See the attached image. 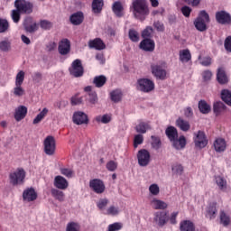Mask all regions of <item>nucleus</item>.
Returning a JSON list of instances; mask_svg holds the SVG:
<instances>
[{"mask_svg":"<svg viewBox=\"0 0 231 231\" xmlns=\"http://www.w3.org/2000/svg\"><path fill=\"white\" fill-rule=\"evenodd\" d=\"M112 119L113 118L111 117L110 114L96 116V122H97V124H109Z\"/></svg>","mask_w":231,"mask_h":231,"instance_id":"42","label":"nucleus"},{"mask_svg":"<svg viewBox=\"0 0 231 231\" xmlns=\"http://www.w3.org/2000/svg\"><path fill=\"white\" fill-rule=\"evenodd\" d=\"M23 201H26L27 203L35 201V199H37V191H35V189L27 188L25 190H23Z\"/></svg>","mask_w":231,"mask_h":231,"instance_id":"16","label":"nucleus"},{"mask_svg":"<svg viewBox=\"0 0 231 231\" xmlns=\"http://www.w3.org/2000/svg\"><path fill=\"white\" fill-rule=\"evenodd\" d=\"M151 140L152 149H154V151L160 150V148L162 147V139H160L159 136L152 135Z\"/></svg>","mask_w":231,"mask_h":231,"instance_id":"40","label":"nucleus"},{"mask_svg":"<svg viewBox=\"0 0 231 231\" xmlns=\"http://www.w3.org/2000/svg\"><path fill=\"white\" fill-rule=\"evenodd\" d=\"M179 59L180 62H189L192 60V54H190V51L189 49H184L180 51L179 52Z\"/></svg>","mask_w":231,"mask_h":231,"instance_id":"26","label":"nucleus"},{"mask_svg":"<svg viewBox=\"0 0 231 231\" xmlns=\"http://www.w3.org/2000/svg\"><path fill=\"white\" fill-rule=\"evenodd\" d=\"M24 82V71L20 70L15 78V86H23Z\"/></svg>","mask_w":231,"mask_h":231,"instance_id":"55","label":"nucleus"},{"mask_svg":"<svg viewBox=\"0 0 231 231\" xmlns=\"http://www.w3.org/2000/svg\"><path fill=\"white\" fill-rule=\"evenodd\" d=\"M51 196L53 197L54 199H57L58 201H64L66 196L64 195V192L57 189H52L51 191Z\"/></svg>","mask_w":231,"mask_h":231,"instance_id":"37","label":"nucleus"},{"mask_svg":"<svg viewBox=\"0 0 231 231\" xmlns=\"http://www.w3.org/2000/svg\"><path fill=\"white\" fill-rule=\"evenodd\" d=\"M136 88L142 93H151V91H154V81L149 79H139Z\"/></svg>","mask_w":231,"mask_h":231,"instance_id":"6","label":"nucleus"},{"mask_svg":"<svg viewBox=\"0 0 231 231\" xmlns=\"http://www.w3.org/2000/svg\"><path fill=\"white\" fill-rule=\"evenodd\" d=\"M167 221H169V215L165 211H157L154 213L153 223L157 225V226L163 227L167 225Z\"/></svg>","mask_w":231,"mask_h":231,"instance_id":"12","label":"nucleus"},{"mask_svg":"<svg viewBox=\"0 0 231 231\" xmlns=\"http://www.w3.org/2000/svg\"><path fill=\"white\" fill-rule=\"evenodd\" d=\"M224 47L226 51H229L231 53V36L226 38Z\"/></svg>","mask_w":231,"mask_h":231,"instance_id":"64","label":"nucleus"},{"mask_svg":"<svg viewBox=\"0 0 231 231\" xmlns=\"http://www.w3.org/2000/svg\"><path fill=\"white\" fill-rule=\"evenodd\" d=\"M14 6L20 12V14H32L33 13V4L26 0H15Z\"/></svg>","mask_w":231,"mask_h":231,"instance_id":"7","label":"nucleus"},{"mask_svg":"<svg viewBox=\"0 0 231 231\" xmlns=\"http://www.w3.org/2000/svg\"><path fill=\"white\" fill-rule=\"evenodd\" d=\"M213 109H214V113H216V115H219V113H221V111H225V109H226V106H225V103H223L221 101H217V102L214 103Z\"/></svg>","mask_w":231,"mask_h":231,"instance_id":"48","label":"nucleus"},{"mask_svg":"<svg viewBox=\"0 0 231 231\" xmlns=\"http://www.w3.org/2000/svg\"><path fill=\"white\" fill-rule=\"evenodd\" d=\"M26 23H32V17L25 18L23 26H24L26 32H28L29 33H33L34 32H37L39 27L37 26L36 23H33L32 24H28Z\"/></svg>","mask_w":231,"mask_h":231,"instance_id":"28","label":"nucleus"},{"mask_svg":"<svg viewBox=\"0 0 231 231\" xmlns=\"http://www.w3.org/2000/svg\"><path fill=\"white\" fill-rule=\"evenodd\" d=\"M131 10L135 19H139V21H145L149 15V5L145 0H132Z\"/></svg>","mask_w":231,"mask_h":231,"instance_id":"1","label":"nucleus"},{"mask_svg":"<svg viewBox=\"0 0 231 231\" xmlns=\"http://www.w3.org/2000/svg\"><path fill=\"white\" fill-rule=\"evenodd\" d=\"M208 23H210V15H208L207 11L202 10L199 13L193 24L198 32H207V24H208Z\"/></svg>","mask_w":231,"mask_h":231,"instance_id":"2","label":"nucleus"},{"mask_svg":"<svg viewBox=\"0 0 231 231\" xmlns=\"http://www.w3.org/2000/svg\"><path fill=\"white\" fill-rule=\"evenodd\" d=\"M180 231H196V227L194 226V223L190 220H183L180 224Z\"/></svg>","mask_w":231,"mask_h":231,"instance_id":"32","label":"nucleus"},{"mask_svg":"<svg viewBox=\"0 0 231 231\" xmlns=\"http://www.w3.org/2000/svg\"><path fill=\"white\" fill-rule=\"evenodd\" d=\"M151 205L152 207L155 209V210H165V208H167V207H169V205L167 204V202L163 201V200H160L157 199H153L151 201Z\"/></svg>","mask_w":231,"mask_h":231,"instance_id":"25","label":"nucleus"},{"mask_svg":"<svg viewBox=\"0 0 231 231\" xmlns=\"http://www.w3.org/2000/svg\"><path fill=\"white\" fill-rule=\"evenodd\" d=\"M176 125L180 127V131H184V133H187L190 129V123L181 117L176 120Z\"/></svg>","mask_w":231,"mask_h":231,"instance_id":"27","label":"nucleus"},{"mask_svg":"<svg viewBox=\"0 0 231 231\" xmlns=\"http://www.w3.org/2000/svg\"><path fill=\"white\" fill-rule=\"evenodd\" d=\"M80 229V226L78 223L70 222L67 225L66 231H79Z\"/></svg>","mask_w":231,"mask_h":231,"instance_id":"61","label":"nucleus"},{"mask_svg":"<svg viewBox=\"0 0 231 231\" xmlns=\"http://www.w3.org/2000/svg\"><path fill=\"white\" fill-rule=\"evenodd\" d=\"M172 146L177 151H181V149H185L187 145V139L185 138V135H180L179 138H175L173 141H171Z\"/></svg>","mask_w":231,"mask_h":231,"instance_id":"21","label":"nucleus"},{"mask_svg":"<svg viewBox=\"0 0 231 231\" xmlns=\"http://www.w3.org/2000/svg\"><path fill=\"white\" fill-rule=\"evenodd\" d=\"M112 10L116 17L124 16V5H122L121 2H115L112 5Z\"/></svg>","mask_w":231,"mask_h":231,"instance_id":"30","label":"nucleus"},{"mask_svg":"<svg viewBox=\"0 0 231 231\" xmlns=\"http://www.w3.org/2000/svg\"><path fill=\"white\" fill-rule=\"evenodd\" d=\"M194 143L196 149H205L206 145H208V140L207 139V135H205V132L199 131L198 134H194Z\"/></svg>","mask_w":231,"mask_h":231,"instance_id":"10","label":"nucleus"},{"mask_svg":"<svg viewBox=\"0 0 231 231\" xmlns=\"http://www.w3.org/2000/svg\"><path fill=\"white\" fill-rule=\"evenodd\" d=\"M105 214L106 216H118L120 214V208L112 205L107 208Z\"/></svg>","mask_w":231,"mask_h":231,"instance_id":"49","label":"nucleus"},{"mask_svg":"<svg viewBox=\"0 0 231 231\" xmlns=\"http://www.w3.org/2000/svg\"><path fill=\"white\" fill-rule=\"evenodd\" d=\"M69 21L74 26H79L84 23V13L78 11L69 16Z\"/></svg>","mask_w":231,"mask_h":231,"instance_id":"17","label":"nucleus"},{"mask_svg":"<svg viewBox=\"0 0 231 231\" xmlns=\"http://www.w3.org/2000/svg\"><path fill=\"white\" fill-rule=\"evenodd\" d=\"M88 102L93 105L98 104V96L96 91L88 93Z\"/></svg>","mask_w":231,"mask_h":231,"instance_id":"59","label":"nucleus"},{"mask_svg":"<svg viewBox=\"0 0 231 231\" xmlns=\"http://www.w3.org/2000/svg\"><path fill=\"white\" fill-rule=\"evenodd\" d=\"M217 80L218 84H228V76H226V72H225L223 67L217 69Z\"/></svg>","mask_w":231,"mask_h":231,"instance_id":"23","label":"nucleus"},{"mask_svg":"<svg viewBox=\"0 0 231 231\" xmlns=\"http://www.w3.org/2000/svg\"><path fill=\"white\" fill-rule=\"evenodd\" d=\"M107 82V78L104 75L96 76L93 79V84L96 88H104Z\"/></svg>","mask_w":231,"mask_h":231,"instance_id":"33","label":"nucleus"},{"mask_svg":"<svg viewBox=\"0 0 231 231\" xmlns=\"http://www.w3.org/2000/svg\"><path fill=\"white\" fill-rule=\"evenodd\" d=\"M143 143V135L142 134H135L134 137V147L136 149L138 145H142Z\"/></svg>","mask_w":231,"mask_h":231,"instance_id":"56","label":"nucleus"},{"mask_svg":"<svg viewBox=\"0 0 231 231\" xmlns=\"http://www.w3.org/2000/svg\"><path fill=\"white\" fill-rule=\"evenodd\" d=\"M104 8V0H93L92 1V12L94 14H100Z\"/></svg>","mask_w":231,"mask_h":231,"instance_id":"35","label":"nucleus"},{"mask_svg":"<svg viewBox=\"0 0 231 231\" xmlns=\"http://www.w3.org/2000/svg\"><path fill=\"white\" fill-rule=\"evenodd\" d=\"M165 134L170 142H172L175 138H178V129L174 126H168L165 130Z\"/></svg>","mask_w":231,"mask_h":231,"instance_id":"31","label":"nucleus"},{"mask_svg":"<svg viewBox=\"0 0 231 231\" xmlns=\"http://www.w3.org/2000/svg\"><path fill=\"white\" fill-rule=\"evenodd\" d=\"M21 12L18 8L12 10L11 12V19L12 21L17 24L19 21H21Z\"/></svg>","mask_w":231,"mask_h":231,"instance_id":"50","label":"nucleus"},{"mask_svg":"<svg viewBox=\"0 0 231 231\" xmlns=\"http://www.w3.org/2000/svg\"><path fill=\"white\" fill-rule=\"evenodd\" d=\"M122 223L120 222H116L114 224H110L108 226L107 231H118V230H122Z\"/></svg>","mask_w":231,"mask_h":231,"instance_id":"60","label":"nucleus"},{"mask_svg":"<svg viewBox=\"0 0 231 231\" xmlns=\"http://www.w3.org/2000/svg\"><path fill=\"white\" fill-rule=\"evenodd\" d=\"M221 99L225 104L231 106V90L223 89L221 91Z\"/></svg>","mask_w":231,"mask_h":231,"instance_id":"39","label":"nucleus"},{"mask_svg":"<svg viewBox=\"0 0 231 231\" xmlns=\"http://www.w3.org/2000/svg\"><path fill=\"white\" fill-rule=\"evenodd\" d=\"M199 109L200 113H202L203 115H208V113H210L211 107H210V105L207 103V101L200 100L199 102Z\"/></svg>","mask_w":231,"mask_h":231,"instance_id":"36","label":"nucleus"},{"mask_svg":"<svg viewBox=\"0 0 231 231\" xmlns=\"http://www.w3.org/2000/svg\"><path fill=\"white\" fill-rule=\"evenodd\" d=\"M137 162L140 167H147L151 163V152L145 149H141L137 152Z\"/></svg>","mask_w":231,"mask_h":231,"instance_id":"9","label":"nucleus"},{"mask_svg":"<svg viewBox=\"0 0 231 231\" xmlns=\"http://www.w3.org/2000/svg\"><path fill=\"white\" fill-rule=\"evenodd\" d=\"M24 95V88L21 86H15L14 88V97H23Z\"/></svg>","mask_w":231,"mask_h":231,"instance_id":"63","label":"nucleus"},{"mask_svg":"<svg viewBox=\"0 0 231 231\" xmlns=\"http://www.w3.org/2000/svg\"><path fill=\"white\" fill-rule=\"evenodd\" d=\"M9 178L12 185H23L26 178V171L23 168H18L10 173Z\"/></svg>","mask_w":231,"mask_h":231,"instance_id":"5","label":"nucleus"},{"mask_svg":"<svg viewBox=\"0 0 231 231\" xmlns=\"http://www.w3.org/2000/svg\"><path fill=\"white\" fill-rule=\"evenodd\" d=\"M72 122L76 124V125H83L84 124H88L89 119L88 118V115L82 111H78L73 114Z\"/></svg>","mask_w":231,"mask_h":231,"instance_id":"14","label":"nucleus"},{"mask_svg":"<svg viewBox=\"0 0 231 231\" xmlns=\"http://www.w3.org/2000/svg\"><path fill=\"white\" fill-rule=\"evenodd\" d=\"M215 151L223 152L226 149V142L223 138H218L214 143Z\"/></svg>","mask_w":231,"mask_h":231,"instance_id":"29","label":"nucleus"},{"mask_svg":"<svg viewBox=\"0 0 231 231\" xmlns=\"http://www.w3.org/2000/svg\"><path fill=\"white\" fill-rule=\"evenodd\" d=\"M199 61L201 66L205 68H208V66H212V58L210 56L201 57L199 56Z\"/></svg>","mask_w":231,"mask_h":231,"instance_id":"47","label":"nucleus"},{"mask_svg":"<svg viewBox=\"0 0 231 231\" xmlns=\"http://www.w3.org/2000/svg\"><path fill=\"white\" fill-rule=\"evenodd\" d=\"M220 225L223 226H228L230 225V216H228L226 213H225L224 210L220 211Z\"/></svg>","mask_w":231,"mask_h":231,"instance_id":"41","label":"nucleus"},{"mask_svg":"<svg viewBox=\"0 0 231 231\" xmlns=\"http://www.w3.org/2000/svg\"><path fill=\"white\" fill-rule=\"evenodd\" d=\"M60 55H68L71 51V42L68 39H62L58 47Z\"/></svg>","mask_w":231,"mask_h":231,"instance_id":"15","label":"nucleus"},{"mask_svg":"<svg viewBox=\"0 0 231 231\" xmlns=\"http://www.w3.org/2000/svg\"><path fill=\"white\" fill-rule=\"evenodd\" d=\"M134 129L139 134H145L147 131H151V125L145 121H139Z\"/></svg>","mask_w":231,"mask_h":231,"instance_id":"22","label":"nucleus"},{"mask_svg":"<svg viewBox=\"0 0 231 231\" xmlns=\"http://www.w3.org/2000/svg\"><path fill=\"white\" fill-rule=\"evenodd\" d=\"M128 35H129V39L133 42H138L140 41V34H138V32H136L134 29H130Z\"/></svg>","mask_w":231,"mask_h":231,"instance_id":"52","label":"nucleus"},{"mask_svg":"<svg viewBox=\"0 0 231 231\" xmlns=\"http://www.w3.org/2000/svg\"><path fill=\"white\" fill-rule=\"evenodd\" d=\"M89 48L94 50H105L106 44L100 38H96L88 42Z\"/></svg>","mask_w":231,"mask_h":231,"instance_id":"24","label":"nucleus"},{"mask_svg":"<svg viewBox=\"0 0 231 231\" xmlns=\"http://www.w3.org/2000/svg\"><path fill=\"white\" fill-rule=\"evenodd\" d=\"M149 192L152 196H158V194H160V186H158V184H151L149 187Z\"/></svg>","mask_w":231,"mask_h":231,"instance_id":"58","label":"nucleus"},{"mask_svg":"<svg viewBox=\"0 0 231 231\" xmlns=\"http://www.w3.org/2000/svg\"><path fill=\"white\" fill-rule=\"evenodd\" d=\"M89 187L96 194H104L106 192V184L100 179H93L89 180Z\"/></svg>","mask_w":231,"mask_h":231,"instance_id":"11","label":"nucleus"},{"mask_svg":"<svg viewBox=\"0 0 231 231\" xmlns=\"http://www.w3.org/2000/svg\"><path fill=\"white\" fill-rule=\"evenodd\" d=\"M165 61H159L151 65L152 75L157 79V80H165L167 79V70L165 69Z\"/></svg>","mask_w":231,"mask_h":231,"instance_id":"3","label":"nucleus"},{"mask_svg":"<svg viewBox=\"0 0 231 231\" xmlns=\"http://www.w3.org/2000/svg\"><path fill=\"white\" fill-rule=\"evenodd\" d=\"M202 80L203 82H210V80H212V71L210 69H206L202 72Z\"/></svg>","mask_w":231,"mask_h":231,"instance_id":"54","label":"nucleus"},{"mask_svg":"<svg viewBox=\"0 0 231 231\" xmlns=\"http://www.w3.org/2000/svg\"><path fill=\"white\" fill-rule=\"evenodd\" d=\"M215 181H216V184L217 185L219 190H221L222 192H226V188H227L226 180H225V178H223L221 176H217V177H215Z\"/></svg>","mask_w":231,"mask_h":231,"instance_id":"34","label":"nucleus"},{"mask_svg":"<svg viewBox=\"0 0 231 231\" xmlns=\"http://www.w3.org/2000/svg\"><path fill=\"white\" fill-rule=\"evenodd\" d=\"M217 216V208H216V204H212L208 208L206 217H208L209 219H216Z\"/></svg>","mask_w":231,"mask_h":231,"instance_id":"38","label":"nucleus"},{"mask_svg":"<svg viewBox=\"0 0 231 231\" xmlns=\"http://www.w3.org/2000/svg\"><path fill=\"white\" fill-rule=\"evenodd\" d=\"M26 115H28V107L25 106H20L14 110V119L16 122H21V120L26 118Z\"/></svg>","mask_w":231,"mask_h":231,"instance_id":"19","label":"nucleus"},{"mask_svg":"<svg viewBox=\"0 0 231 231\" xmlns=\"http://www.w3.org/2000/svg\"><path fill=\"white\" fill-rule=\"evenodd\" d=\"M152 32L154 30L151 26H147L142 32V38L143 39H149L152 35Z\"/></svg>","mask_w":231,"mask_h":231,"instance_id":"57","label":"nucleus"},{"mask_svg":"<svg viewBox=\"0 0 231 231\" xmlns=\"http://www.w3.org/2000/svg\"><path fill=\"white\" fill-rule=\"evenodd\" d=\"M215 18L218 24H231V15L226 11H217L215 14Z\"/></svg>","mask_w":231,"mask_h":231,"instance_id":"13","label":"nucleus"},{"mask_svg":"<svg viewBox=\"0 0 231 231\" xmlns=\"http://www.w3.org/2000/svg\"><path fill=\"white\" fill-rule=\"evenodd\" d=\"M171 171L175 176H181L183 174V165L178 162L174 163L171 166Z\"/></svg>","mask_w":231,"mask_h":231,"instance_id":"45","label":"nucleus"},{"mask_svg":"<svg viewBox=\"0 0 231 231\" xmlns=\"http://www.w3.org/2000/svg\"><path fill=\"white\" fill-rule=\"evenodd\" d=\"M43 147L47 156H53L56 149L55 137L48 135L43 141Z\"/></svg>","mask_w":231,"mask_h":231,"instance_id":"8","label":"nucleus"},{"mask_svg":"<svg viewBox=\"0 0 231 231\" xmlns=\"http://www.w3.org/2000/svg\"><path fill=\"white\" fill-rule=\"evenodd\" d=\"M49 110L48 108H43L42 111H41L36 117L33 119L32 124L36 125V124H40L42 122V120L46 116V115H48Z\"/></svg>","mask_w":231,"mask_h":231,"instance_id":"46","label":"nucleus"},{"mask_svg":"<svg viewBox=\"0 0 231 231\" xmlns=\"http://www.w3.org/2000/svg\"><path fill=\"white\" fill-rule=\"evenodd\" d=\"M10 50H12V42H10V41L3 40L0 42V51L8 53Z\"/></svg>","mask_w":231,"mask_h":231,"instance_id":"43","label":"nucleus"},{"mask_svg":"<svg viewBox=\"0 0 231 231\" xmlns=\"http://www.w3.org/2000/svg\"><path fill=\"white\" fill-rule=\"evenodd\" d=\"M69 72L71 77H74L75 79L84 77V67L82 66V60L77 59L72 61L70 67L69 68Z\"/></svg>","mask_w":231,"mask_h":231,"instance_id":"4","label":"nucleus"},{"mask_svg":"<svg viewBox=\"0 0 231 231\" xmlns=\"http://www.w3.org/2000/svg\"><path fill=\"white\" fill-rule=\"evenodd\" d=\"M155 46L156 44L152 40L146 38L140 42L139 48L143 51H154Z\"/></svg>","mask_w":231,"mask_h":231,"instance_id":"18","label":"nucleus"},{"mask_svg":"<svg viewBox=\"0 0 231 231\" xmlns=\"http://www.w3.org/2000/svg\"><path fill=\"white\" fill-rule=\"evenodd\" d=\"M117 167H118V163H116V162H115V161H109L106 163V169L110 172H115V170L117 169Z\"/></svg>","mask_w":231,"mask_h":231,"instance_id":"62","label":"nucleus"},{"mask_svg":"<svg viewBox=\"0 0 231 231\" xmlns=\"http://www.w3.org/2000/svg\"><path fill=\"white\" fill-rule=\"evenodd\" d=\"M10 30V23L5 18H0V33H6Z\"/></svg>","mask_w":231,"mask_h":231,"instance_id":"44","label":"nucleus"},{"mask_svg":"<svg viewBox=\"0 0 231 231\" xmlns=\"http://www.w3.org/2000/svg\"><path fill=\"white\" fill-rule=\"evenodd\" d=\"M69 182L68 180L60 176V175H58L55 177L54 179V187H56V189H59L60 190H66V189H68L69 187Z\"/></svg>","mask_w":231,"mask_h":231,"instance_id":"20","label":"nucleus"},{"mask_svg":"<svg viewBox=\"0 0 231 231\" xmlns=\"http://www.w3.org/2000/svg\"><path fill=\"white\" fill-rule=\"evenodd\" d=\"M110 97L113 102H120L122 100V91L114 90L111 92Z\"/></svg>","mask_w":231,"mask_h":231,"instance_id":"53","label":"nucleus"},{"mask_svg":"<svg viewBox=\"0 0 231 231\" xmlns=\"http://www.w3.org/2000/svg\"><path fill=\"white\" fill-rule=\"evenodd\" d=\"M107 205H109V199H107L106 198L100 199L97 202V208H99L101 210V212H104V210H106V207H107Z\"/></svg>","mask_w":231,"mask_h":231,"instance_id":"51","label":"nucleus"}]
</instances>
